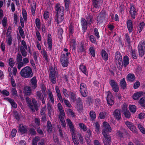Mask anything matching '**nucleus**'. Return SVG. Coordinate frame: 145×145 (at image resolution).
Returning a JSON list of instances; mask_svg holds the SVG:
<instances>
[{
  "label": "nucleus",
  "mask_w": 145,
  "mask_h": 145,
  "mask_svg": "<svg viewBox=\"0 0 145 145\" xmlns=\"http://www.w3.org/2000/svg\"><path fill=\"white\" fill-rule=\"evenodd\" d=\"M103 126L102 133L104 137L103 139V143L105 145H110L111 138L108 133L111 131L112 129L109 124L106 121L103 122Z\"/></svg>",
  "instance_id": "f257e3e1"
},
{
  "label": "nucleus",
  "mask_w": 145,
  "mask_h": 145,
  "mask_svg": "<svg viewBox=\"0 0 145 145\" xmlns=\"http://www.w3.org/2000/svg\"><path fill=\"white\" fill-rule=\"evenodd\" d=\"M25 100L28 106L29 107L33 112H35V109L36 111L38 110V107L39 106L37 103V101L35 99H32V103H31L30 98L28 97H26Z\"/></svg>",
  "instance_id": "f03ea898"
},
{
  "label": "nucleus",
  "mask_w": 145,
  "mask_h": 145,
  "mask_svg": "<svg viewBox=\"0 0 145 145\" xmlns=\"http://www.w3.org/2000/svg\"><path fill=\"white\" fill-rule=\"evenodd\" d=\"M20 74L22 77L27 78H31L33 75L32 69L29 66H26L22 69Z\"/></svg>",
  "instance_id": "7ed1b4c3"
},
{
  "label": "nucleus",
  "mask_w": 145,
  "mask_h": 145,
  "mask_svg": "<svg viewBox=\"0 0 145 145\" xmlns=\"http://www.w3.org/2000/svg\"><path fill=\"white\" fill-rule=\"evenodd\" d=\"M129 12L131 17L132 18L135 19L137 16V10L133 5H130Z\"/></svg>",
  "instance_id": "20e7f679"
},
{
  "label": "nucleus",
  "mask_w": 145,
  "mask_h": 145,
  "mask_svg": "<svg viewBox=\"0 0 145 145\" xmlns=\"http://www.w3.org/2000/svg\"><path fill=\"white\" fill-rule=\"evenodd\" d=\"M138 48L139 54H145V41L142 40L140 42Z\"/></svg>",
  "instance_id": "39448f33"
},
{
  "label": "nucleus",
  "mask_w": 145,
  "mask_h": 145,
  "mask_svg": "<svg viewBox=\"0 0 145 145\" xmlns=\"http://www.w3.org/2000/svg\"><path fill=\"white\" fill-rule=\"evenodd\" d=\"M69 55H61L60 59L62 65L64 67H67L68 64V57Z\"/></svg>",
  "instance_id": "423d86ee"
},
{
  "label": "nucleus",
  "mask_w": 145,
  "mask_h": 145,
  "mask_svg": "<svg viewBox=\"0 0 145 145\" xmlns=\"http://www.w3.org/2000/svg\"><path fill=\"white\" fill-rule=\"evenodd\" d=\"M80 93L82 96L85 97L87 95V89L86 84L82 83L80 84Z\"/></svg>",
  "instance_id": "0eeeda50"
},
{
  "label": "nucleus",
  "mask_w": 145,
  "mask_h": 145,
  "mask_svg": "<svg viewBox=\"0 0 145 145\" xmlns=\"http://www.w3.org/2000/svg\"><path fill=\"white\" fill-rule=\"evenodd\" d=\"M55 9L56 11V14H64V8L59 3L55 5Z\"/></svg>",
  "instance_id": "6e6552de"
},
{
  "label": "nucleus",
  "mask_w": 145,
  "mask_h": 145,
  "mask_svg": "<svg viewBox=\"0 0 145 145\" xmlns=\"http://www.w3.org/2000/svg\"><path fill=\"white\" fill-rule=\"evenodd\" d=\"M50 78L53 84H55L56 83V75L57 72L55 71V69L52 68L50 69Z\"/></svg>",
  "instance_id": "1a4fd4ad"
},
{
  "label": "nucleus",
  "mask_w": 145,
  "mask_h": 145,
  "mask_svg": "<svg viewBox=\"0 0 145 145\" xmlns=\"http://www.w3.org/2000/svg\"><path fill=\"white\" fill-rule=\"evenodd\" d=\"M110 84L112 88V89L115 92H117L119 90L118 83L114 80H111L110 81Z\"/></svg>",
  "instance_id": "9d476101"
},
{
  "label": "nucleus",
  "mask_w": 145,
  "mask_h": 145,
  "mask_svg": "<svg viewBox=\"0 0 145 145\" xmlns=\"http://www.w3.org/2000/svg\"><path fill=\"white\" fill-rule=\"evenodd\" d=\"M107 103L110 106L114 104V100L113 96L110 92H108L106 97Z\"/></svg>",
  "instance_id": "9b49d317"
},
{
  "label": "nucleus",
  "mask_w": 145,
  "mask_h": 145,
  "mask_svg": "<svg viewBox=\"0 0 145 145\" xmlns=\"http://www.w3.org/2000/svg\"><path fill=\"white\" fill-rule=\"evenodd\" d=\"M113 115L114 118L117 120H120L121 118V112L120 109H116L113 112Z\"/></svg>",
  "instance_id": "f8f14e48"
},
{
  "label": "nucleus",
  "mask_w": 145,
  "mask_h": 145,
  "mask_svg": "<svg viewBox=\"0 0 145 145\" xmlns=\"http://www.w3.org/2000/svg\"><path fill=\"white\" fill-rule=\"evenodd\" d=\"M103 2V0H92V5L93 7L99 8Z\"/></svg>",
  "instance_id": "ddd939ff"
},
{
  "label": "nucleus",
  "mask_w": 145,
  "mask_h": 145,
  "mask_svg": "<svg viewBox=\"0 0 145 145\" xmlns=\"http://www.w3.org/2000/svg\"><path fill=\"white\" fill-rule=\"evenodd\" d=\"M64 19V14H56L55 16V20L57 24L62 22Z\"/></svg>",
  "instance_id": "4468645a"
},
{
  "label": "nucleus",
  "mask_w": 145,
  "mask_h": 145,
  "mask_svg": "<svg viewBox=\"0 0 145 145\" xmlns=\"http://www.w3.org/2000/svg\"><path fill=\"white\" fill-rule=\"evenodd\" d=\"M37 81L35 76L33 77L30 80V85L33 89H35L37 87Z\"/></svg>",
  "instance_id": "2eb2a0df"
},
{
  "label": "nucleus",
  "mask_w": 145,
  "mask_h": 145,
  "mask_svg": "<svg viewBox=\"0 0 145 145\" xmlns=\"http://www.w3.org/2000/svg\"><path fill=\"white\" fill-rule=\"evenodd\" d=\"M36 94L37 97V99L39 100H41L43 104L45 103V100L44 99V97H45L43 96V95L42 94V93L40 91H38L36 93Z\"/></svg>",
  "instance_id": "dca6fc26"
},
{
  "label": "nucleus",
  "mask_w": 145,
  "mask_h": 145,
  "mask_svg": "<svg viewBox=\"0 0 145 145\" xmlns=\"http://www.w3.org/2000/svg\"><path fill=\"white\" fill-rule=\"evenodd\" d=\"M18 128V131H19L22 134L26 133L27 131V127L26 126H24L22 124H20Z\"/></svg>",
  "instance_id": "f3484780"
},
{
  "label": "nucleus",
  "mask_w": 145,
  "mask_h": 145,
  "mask_svg": "<svg viewBox=\"0 0 145 145\" xmlns=\"http://www.w3.org/2000/svg\"><path fill=\"white\" fill-rule=\"evenodd\" d=\"M66 121L69 126L71 133L72 134L75 133V130L74 128L73 125L71 120L69 119H67L66 120Z\"/></svg>",
  "instance_id": "a211bd4d"
},
{
  "label": "nucleus",
  "mask_w": 145,
  "mask_h": 145,
  "mask_svg": "<svg viewBox=\"0 0 145 145\" xmlns=\"http://www.w3.org/2000/svg\"><path fill=\"white\" fill-rule=\"evenodd\" d=\"M47 43L48 48L50 50H51L52 48V36L50 34H48L47 36Z\"/></svg>",
  "instance_id": "6ab92c4d"
},
{
  "label": "nucleus",
  "mask_w": 145,
  "mask_h": 145,
  "mask_svg": "<svg viewBox=\"0 0 145 145\" xmlns=\"http://www.w3.org/2000/svg\"><path fill=\"white\" fill-rule=\"evenodd\" d=\"M81 23L82 29L84 31L86 30L87 29V24H88L87 21L85 19L82 18L81 19Z\"/></svg>",
  "instance_id": "aec40b11"
},
{
  "label": "nucleus",
  "mask_w": 145,
  "mask_h": 145,
  "mask_svg": "<svg viewBox=\"0 0 145 145\" xmlns=\"http://www.w3.org/2000/svg\"><path fill=\"white\" fill-rule=\"evenodd\" d=\"M145 26V23L142 22H140L137 27V32L138 34L140 33L142 30L144 29Z\"/></svg>",
  "instance_id": "412c9836"
},
{
  "label": "nucleus",
  "mask_w": 145,
  "mask_h": 145,
  "mask_svg": "<svg viewBox=\"0 0 145 145\" xmlns=\"http://www.w3.org/2000/svg\"><path fill=\"white\" fill-rule=\"evenodd\" d=\"M4 99L8 101L10 104L14 108H16L17 107V105L14 100L10 98H5Z\"/></svg>",
  "instance_id": "4be33fe9"
},
{
  "label": "nucleus",
  "mask_w": 145,
  "mask_h": 145,
  "mask_svg": "<svg viewBox=\"0 0 145 145\" xmlns=\"http://www.w3.org/2000/svg\"><path fill=\"white\" fill-rule=\"evenodd\" d=\"M135 79V76L133 74L129 73L127 75V80L130 82H133Z\"/></svg>",
  "instance_id": "5701e85b"
},
{
  "label": "nucleus",
  "mask_w": 145,
  "mask_h": 145,
  "mask_svg": "<svg viewBox=\"0 0 145 145\" xmlns=\"http://www.w3.org/2000/svg\"><path fill=\"white\" fill-rule=\"evenodd\" d=\"M127 26L130 33L132 31L133 26L132 22L131 20H128L127 22Z\"/></svg>",
  "instance_id": "b1692460"
},
{
  "label": "nucleus",
  "mask_w": 145,
  "mask_h": 145,
  "mask_svg": "<svg viewBox=\"0 0 145 145\" xmlns=\"http://www.w3.org/2000/svg\"><path fill=\"white\" fill-rule=\"evenodd\" d=\"M72 136V138L73 142L74 144L77 145H78L79 144L78 140L77 139L78 137L76 135L75 133L71 134Z\"/></svg>",
  "instance_id": "393cba45"
},
{
  "label": "nucleus",
  "mask_w": 145,
  "mask_h": 145,
  "mask_svg": "<svg viewBox=\"0 0 145 145\" xmlns=\"http://www.w3.org/2000/svg\"><path fill=\"white\" fill-rule=\"evenodd\" d=\"M142 92H138L134 94L132 96V98L135 100H137L142 95Z\"/></svg>",
  "instance_id": "a878e982"
},
{
  "label": "nucleus",
  "mask_w": 145,
  "mask_h": 145,
  "mask_svg": "<svg viewBox=\"0 0 145 145\" xmlns=\"http://www.w3.org/2000/svg\"><path fill=\"white\" fill-rule=\"evenodd\" d=\"M25 95H30L31 93V87L26 86L24 88Z\"/></svg>",
  "instance_id": "bb28decb"
},
{
  "label": "nucleus",
  "mask_w": 145,
  "mask_h": 145,
  "mask_svg": "<svg viewBox=\"0 0 145 145\" xmlns=\"http://www.w3.org/2000/svg\"><path fill=\"white\" fill-rule=\"evenodd\" d=\"M86 19L88 24L89 25H91L93 21L92 16L90 14L88 15L86 17Z\"/></svg>",
  "instance_id": "cd10ccee"
},
{
  "label": "nucleus",
  "mask_w": 145,
  "mask_h": 145,
  "mask_svg": "<svg viewBox=\"0 0 145 145\" xmlns=\"http://www.w3.org/2000/svg\"><path fill=\"white\" fill-rule=\"evenodd\" d=\"M123 65L124 67H126L129 63V57L127 56H125L123 57Z\"/></svg>",
  "instance_id": "c85d7f7f"
},
{
  "label": "nucleus",
  "mask_w": 145,
  "mask_h": 145,
  "mask_svg": "<svg viewBox=\"0 0 145 145\" xmlns=\"http://www.w3.org/2000/svg\"><path fill=\"white\" fill-rule=\"evenodd\" d=\"M79 68L85 75L87 76L88 75V73L87 72L86 68L85 66L81 65L79 66Z\"/></svg>",
  "instance_id": "c756f323"
},
{
  "label": "nucleus",
  "mask_w": 145,
  "mask_h": 145,
  "mask_svg": "<svg viewBox=\"0 0 145 145\" xmlns=\"http://www.w3.org/2000/svg\"><path fill=\"white\" fill-rule=\"evenodd\" d=\"M120 85L121 87L123 89H125L126 88V83L125 81V79L124 78H123L120 81Z\"/></svg>",
  "instance_id": "7c9ffc66"
},
{
  "label": "nucleus",
  "mask_w": 145,
  "mask_h": 145,
  "mask_svg": "<svg viewBox=\"0 0 145 145\" xmlns=\"http://www.w3.org/2000/svg\"><path fill=\"white\" fill-rule=\"evenodd\" d=\"M89 38L90 41L94 44L97 45V42L96 39L94 36L92 35H91L89 36Z\"/></svg>",
  "instance_id": "2f4dec72"
},
{
  "label": "nucleus",
  "mask_w": 145,
  "mask_h": 145,
  "mask_svg": "<svg viewBox=\"0 0 145 145\" xmlns=\"http://www.w3.org/2000/svg\"><path fill=\"white\" fill-rule=\"evenodd\" d=\"M78 52H80V54H82V52H84L85 51V47L82 44H81L80 45L78 46Z\"/></svg>",
  "instance_id": "473e14b6"
},
{
  "label": "nucleus",
  "mask_w": 145,
  "mask_h": 145,
  "mask_svg": "<svg viewBox=\"0 0 145 145\" xmlns=\"http://www.w3.org/2000/svg\"><path fill=\"white\" fill-rule=\"evenodd\" d=\"M70 43V46L72 49H75L76 46V42L75 40L74 39H72L71 40Z\"/></svg>",
  "instance_id": "72a5a7b5"
},
{
  "label": "nucleus",
  "mask_w": 145,
  "mask_h": 145,
  "mask_svg": "<svg viewBox=\"0 0 145 145\" xmlns=\"http://www.w3.org/2000/svg\"><path fill=\"white\" fill-rule=\"evenodd\" d=\"M63 31L62 28L60 27L59 28L58 31V38L61 39L63 38L62 35L63 33Z\"/></svg>",
  "instance_id": "f704fd0d"
},
{
  "label": "nucleus",
  "mask_w": 145,
  "mask_h": 145,
  "mask_svg": "<svg viewBox=\"0 0 145 145\" xmlns=\"http://www.w3.org/2000/svg\"><path fill=\"white\" fill-rule=\"evenodd\" d=\"M31 10L32 15L34 16L35 14V10L36 8V3H33L31 5Z\"/></svg>",
  "instance_id": "c9c22d12"
},
{
  "label": "nucleus",
  "mask_w": 145,
  "mask_h": 145,
  "mask_svg": "<svg viewBox=\"0 0 145 145\" xmlns=\"http://www.w3.org/2000/svg\"><path fill=\"white\" fill-rule=\"evenodd\" d=\"M130 110L133 113H135L136 112L137 107L134 105H130L129 106Z\"/></svg>",
  "instance_id": "e433bc0d"
},
{
  "label": "nucleus",
  "mask_w": 145,
  "mask_h": 145,
  "mask_svg": "<svg viewBox=\"0 0 145 145\" xmlns=\"http://www.w3.org/2000/svg\"><path fill=\"white\" fill-rule=\"evenodd\" d=\"M89 115L91 117V120L93 121L96 118V114L95 112L91 110L89 112Z\"/></svg>",
  "instance_id": "4c0bfd02"
},
{
  "label": "nucleus",
  "mask_w": 145,
  "mask_h": 145,
  "mask_svg": "<svg viewBox=\"0 0 145 145\" xmlns=\"http://www.w3.org/2000/svg\"><path fill=\"white\" fill-rule=\"evenodd\" d=\"M64 2L65 4V9L67 11L69 8V6L70 3V0H64Z\"/></svg>",
  "instance_id": "58836bf2"
},
{
  "label": "nucleus",
  "mask_w": 145,
  "mask_h": 145,
  "mask_svg": "<svg viewBox=\"0 0 145 145\" xmlns=\"http://www.w3.org/2000/svg\"><path fill=\"white\" fill-rule=\"evenodd\" d=\"M138 103L142 107L145 108V100L144 99L141 98L139 101Z\"/></svg>",
  "instance_id": "ea45409f"
},
{
  "label": "nucleus",
  "mask_w": 145,
  "mask_h": 145,
  "mask_svg": "<svg viewBox=\"0 0 145 145\" xmlns=\"http://www.w3.org/2000/svg\"><path fill=\"white\" fill-rule=\"evenodd\" d=\"M138 127L140 131L143 134H145V129L140 124L138 125Z\"/></svg>",
  "instance_id": "a19ab883"
},
{
  "label": "nucleus",
  "mask_w": 145,
  "mask_h": 145,
  "mask_svg": "<svg viewBox=\"0 0 145 145\" xmlns=\"http://www.w3.org/2000/svg\"><path fill=\"white\" fill-rule=\"evenodd\" d=\"M69 94L71 95V98L73 102H74L76 100V95L73 92L70 91Z\"/></svg>",
  "instance_id": "79ce46f5"
},
{
  "label": "nucleus",
  "mask_w": 145,
  "mask_h": 145,
  "mask_svg": "<svg viewBox=\"0 0 145 145\" xmlns=\"http://www.w3.org/2000/svg\"><path fill=\"white\" fill-rule=\"evenodd\" d=\"M18 30L22 38H25V35L24 31L22 28L21 26H19L18 27Z\"/></svg>",
  "instance_id": "37998d69"
},
{
  "label": "nucleus",
  "mask_w": 145,
  "mask_h": 145,
  "mask_svg": "<svg viewBox=\"0 0 145 145\" xmlns=\"http://www.w3.org/2000/svg\"><path fill=\"white\" fill-rule=\"evenodd\" d=\"M40 88L41 91L43 94L44 97H46L45 91L46 90V88L44 84H42L40 86Z\"/></svg>",
  "instance_id": "c03bdc74"
},
{
  "label": "nucleus",
  "mask_w": 145,
  "mask_h": 145,
  "mask_svg": "<svg viewBox=\"0 0 145 145\" xmlns=\"http://www.w3.org/2000/svg\"><path fill=\"white\" fill-rule=\"evenodd\" d=\"M48 95H49V98L51 102L52 103H54V99L53 97V95L51 91H50L48 93Z\"/></svg>",
  "instance_id": "a18cd8bd"
},
{
  "label": "nucleus",
  "mask_w": 145,
  "mask_h": 145,
  "mask_svg": "<svg viewBox=\"0 0 145 145\" xmlns=\"http://www.w3.org/2000/svg\"><path fill=\"white\" fill-rule=\"evenodd\" d=\"M22 14L23 18L24 21H26L27 20V12L25 9H22Z\"/></svg>",
  "instance_id": "49530a36"
},
{
  "label": "nucleus",
  "mask_w": 145,
  "mask_h": 145,
  "mask_svg": "<svg viewBox=\"0 0 145 145\" xmlns=\"http://www.w3.org/2000/svg\"><path fill=\"white\" fill-rule=\"evenodd\" d=\"M123 114L126 118L129 119L131 117V114L129 110L123 112Z\"/></svg>",
  "instance_id": "de8ad7c7"
},
{
  "label": "nucleus",
  "mask_w": 145,
  "mask_h": 145,
  "mask_svg": "<svg viewBox=\"0 0 145 145\" xmlns=\"http://www.w3.org/2000/svg\"><path fill=\"white\" fill-rule=\"evenodd\" d=\"M79 126L80 128L82 129L84 131H85L87 130L86 126L83 123H79Z\"/></svg>",
  "instance_id": "09e8293b"
},
{
  "label": "nucleus",
  "mask_w": 145,
  "mask_h": 145,
  "mask_svg": "<svg viewBox=\"0 0 145 145\" xmlns=\"http://www.w3.org/2000/svg\"><path fill=\"white\" fill-rule=\"evenodd\" d=\"M29 132L30 134L33 135H35L37 134L35 129L33 128H30L29 129Z\"/></svg>",
  "instance_id": "8fccbe9b"
},
{
  "label": "nucleus",
  "mask_w": 145,
  "mask_h": 145,
  "mask_svg": "<svg viewBox=\"0 0 145 145\" xmlns=\"http://www.w3.org/2000/svg\"><path fill=\"white\" fill-rule=\"evenodd\" d=\"M74 26L72 24H71L69 26V32L70 34L72 35L73 33Z\"/></svg>",
  "instance_id": "3c124183"
},
{
  "label": "nucleus",
  "mask_w": 145,
  "mask_h": 145,
  "mask_svg": "<svg viewBox=\"0 0 145 145\" xmlns=\"http://www.w3.org/2000/svg\"><path fill=\"white\" fill-rule=\"evenodd\" d=\"M125 39L126 40V42H127L129 44H130L131 41L130 37L128 33H126L125 34Z\"/></svg>",
  "instance_id": "603ef678"
},
{
  "label": "nucleus",
  "mask_w": 145,
  "mask_h": 145,
  "mask_svg": "<svg viewBox=\"0 0 145 145\" xmlns=\"http://www.w3.org/2000/svg\"><path fill=\"white\" fill-rule=\"evenodd\" d=\"M94 35L96 37L97 39L100 38V35L98 31V29L96 28L94 29Z\"/></svg>",
  "instance_id": "864d4df0"
},
{
  "label": "nucleus",
  "mask_w": 145,
  "mask_h": 145,
  "mask_svg": "<svg viewBox=\"0 0 145 145\" xmlns=\"http://www.w3.org/2000/svg\"><path fill=\"white\" fill-rule=\"evenodd\" d=\"M47 127L48 130L50 131L52 130V127L50 121L49 120L47 121Z\"/></svg>",
  "instance_id": "5fc2aeb1"
},
{
  "label": "nucleus",
  "mask_w": 145,
  "mask_h": 145,
  "mask_svg": "<svg viewBox=\"0 0 145 145\" xmlns=\"http://www.w3.org/2000/svg\"><path fill=\"white\" fill-rule=\"evenodd\" d=\"M129 129H130L134 133H137V129H136L135 126L134 125H133L130 128H129Z\"/></svg>",
  "instance_id": "6e6d98bb"
},
{
  "label": "nucleus",
  "mask_w": 145,
  "mask_h": 145,
  "mask_svg": "<svg viewBox=\"0 0 145 145\" xmlns=\"http://www.w3.org/2000/svg\"><path fill=\"white\" fill-rule=\"evenodd\" d=\"M67 112L68 113L71 114V116L72 117H74L76 115L75 113L73 112V110L71 109H69L67 110Z\"/></svg>",
  "instance_id": "4d7b16f0"
},
{
  "label": "nucleus",
  "mask_w": 145,
  "mask_h": 145,
  "mask_svg": "<svg viewBox=\"0 0 145 145\" xmlns=\"http://www.w3.org/2000/svg\"><path fill=\"white\" fill-rule=\"evenodd\" d=\"M9 65L12 68L14 64V62L13 58H10L9 61Z\"/></svg>",
  "instance_id": "13d9d810"
},
{
  "label": "nucleus",
  "mask_w": 145,
  "mask_h": 145,
  "mask_svg": "<svg viewBox=\"0 0 145 145\" xmlns=\"http://www.w3.org/2000/svg\"><path fill=\"white\" fill-rule=\"evenodd\" d=\"M1 94L7 96L9 95L10 93L7 90L4 89L1 91Z\"/></svg>",
  "instance_id": "bf43d9fd"
},
{
  "label": "nucleus",
  "mask_w": 145,
  "mask_h": 145,
  "mask_svg": "<svg viewBox=\"0 0 145 145\" xmlns=\"http://www.w3.org/2000/svg\"><path fill=\"white\" fill-rule=\"evenodd\" d=\"M86 138H87V140L89 139V138L91 136V131L90 129L88 130L87 132H86Z\"/></svg>",
  "instance_id": "052dcab7"
},
{
  "label": "nucleus",
  "mask_w": 145,
  "mask_h": 145,
  "mask_svg": "<svg viewBox=\"0 0 145 145\" xmlns=\"http://www.w3.org/2000/svg\"><path fill=\"white\" fill-rule=\"evenodd\" d=\"M17 132L16 130L15 129H12L11 133V138L14 137L16 135Z\"/></svg>",
  "instance_id": "680f3d73"
},
{
  "label": "nucleus",
  "mask_w": 145,
  "mask_h": 145,
  "mask_svg": "<svg viewBox=\"0 0 145 145\" xmlns=\"http://www.w3.org/2000/svg\"><path fill=\"white\" fill-rule=\"evenodd\" d=\"M62 106L61 104L60 103H59L58 104V109L60 113H61L62 114H63V112H64L63 110L62 109Z\"/></svg>",
  "instance_id": "e2e57ef3"
},
{
  "label": "nucleus",
  "mask_w": 145,
  "mask_h": 145,
  "mask_svg": "<svg viewBox=\"0 0 145 145\" xmlns=\"http://www.w3.org/2000/svg\"><path fill=\"white\" fill-rule=\"evenodd\" d=\"M47 109L48 111V113L49 114H50L51 110L52 109V106L50 103H48L47 104Z\"/></svg>",
  "instance_id": "0e129e2a"
},
{
  "label": "nucleus",
  "mask_w": 145,
  "mask_h": 145,
  "mask_svg": "<svg viewBox=\"0 0 145 145\" xmlns=\"http://www.w3.org/2000/svg\"><path fill=\"white\" fill-rule=\"evenodd\" d=\"M140 86V83L138 81H137L135 82L133 85V88L134 89H137Z\"/></svg>",
  "instance_id": "69168bd1"
},
{
  "label": "nucleus",
  "mask_w": 145,
  "mask_h": 145,
  "mask_svg": "<svg viewBox=\"0 0 145 145\" xmlns=\"http://www.w3.org/2000/svg\"><path fill=\"white\" fill-rule=\"evenodd\" d=\"M35 24L37 27L39 28L40 27V21L39 19L36 18L35 20Z\"/></svg>",
  "instance_id": "338daca9"
},
{
  "label": "nucleus",
  "mask_w": 145,
  "mask_h": 145,
  "mask_svg": "<svg viewBox=\"0 0 145 145\" xmlns=\"http://www.w3.org/2000/svg\"><path fill=\"white\" fill-rule=\"evenodd\" d=\"M49 13L47 11H45L44 14V17L45 19H47L49 17Z\"/></svg>",
  "instance_id": "774afa93"
}]
</instances>
